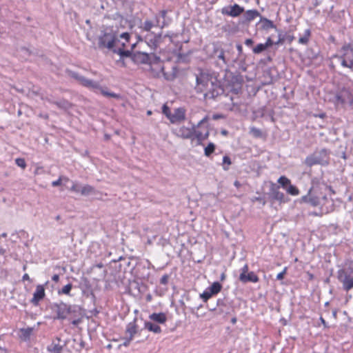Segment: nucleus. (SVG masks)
Here are the masks:
<instances>
[{
    "instance_id": "59",
    "label": "nucleus",
    "mask_w": 353,
    "mask_h": 353,
    "mask_svg": "<svg viewBox=\"0 0 353 353\" xmlns=\"http://www.w3.org/2000/svg\"><path fill=\"white\" fill-rule=\"evenodd\" d=\"M209 135H210V132H209L208 129L207 128L206 132L205 133H203V141L206 140L209 137Z\"/></svg>"
},
{
    "instance_id": "52",
    "label": "nucleus",
    "mask_w": 353,
    "mask_h": 353,
    "mask_svg": "<svg viewBox=\"0 0 353 353\" xmlns=\"http://www.w3.org/2000/svg\"><path fill=\"white\" fill-rule=\"evenodd\" d=\"M285 41L284 37L281 34H279V39L274 43L275 45L282 44Z\"/></svg>"
},
{
    "instance_id": "12",
    "label": "nucleus",
    "mask_w": 353,
    "mask_h": 353,
    "mask_svg": "<svg viewBox=\"0 0 353 353\" xmlns=\"http://www.w3.org/2000/svg\"><path fill=\"white\" fill-rule=\"evenodd\" d=\"M209 120L208 116H205L203 119H201L197 124H195L194 126V132H192V139H190L191 141H194V139L196 140L197 145H202L203 141V132L200 130H198L197 128L207 123Z\"/></svg>"
},
{
    "instance_id": "58",
    "label": "nucleus",
    "mask_w": 353,
    "mask_h": 353,
    "mask_svg": "<svg viewBox=\"0 0 353 353\" xmlns=\"http://www.w3.org/2000/svg\"><path fill=\"white\" fill-rule=\"evenodd\" d=\"M241 274H246L248 272V266L247 264H245L241 270Z\"/></svg>"
},
{
    "instance_id": "57",
    "label": "nucleus",
    "mask_w": 353,
    "mask_h": 353,
    "mask_svg": "<svg viewBox=\"0 0 353 353\" xmlns=\"http://www.w3.org/2000/svg\"><path fill=\"white\" fill-rule=\"evenodd\" d=\"M254 43V41L252 39H247L245 41V44L248 46H252Z\"/></svg>"
},
{
    "instance_id": "53",
    "label": "nucleus",
    "mask_w": 353,
    "mask_h": 353,
    "mask_svg": "<svg viewBox=\"0 0 353 353\" xmlns=\"http://www.w3.org/2000/svg\"><path fill=\"white\" fill-rule=\"evenodd\" d=\"M259 201L263 205H265L266 203V201L261 197H254L252 199V201Z\"/></svg>"
},
{
    "instance_id": "18",
    "label": "nucleus",
    "mask_w": 353,
    "mask_h": 353,
    "mask_svg": "<svg viewBox=\"0 0 353 353\" xmlns=\"http://www.w3.org/2000/svg\"><path fill=\"white\" fill-rule=\"evenodd\" d=\"M135 46H136L135 43L132 45L131 50H125L124 48L125 46V43H123L122 48H117L116 46V48L113 50L112 53L119 54L120 56L121 59H123L125 57H130L131 59H132V55H133L134 52H132V50L135 47Z\"/></svg>"
},
{
    "instance_id": "28",
    "label": "nucleus",
    "mask_w": 353,
    "mask_h": 353,
    "mask_svg": "<svg viewBox=\"0 0 353 353\" xmlns=\"http://www.w3.org/2000/svg\"><path fill=\"white\" fill-rule=\"evenodd\" d=\"M54 105H56L59 109L64 110L70 109L72 106V104L65 99L57 100V102H54Z\"/></svg>"
},
{
    "instance_id": "26",
    "label": "nucleus",
    "mask_w": 353,
    "mask_h": 353,
    "mask_svg": "<svg viewBox=\"0 0 353 353\" xmlns=\"http://www.w3.org/2000/svg\"><path fill=\"white\" fill-rule=\"evenodd\" d=\"M259 16H260V13L256 10H247L243 15L244 22H250Z\"/></svg>"
},
{
    "instance_id": "21",
    "label": "nucleus",
    "mask_w": 353,
    "mask_h": 353,
    "mask_svg": "<svg viewBox=\"0 0 353 353\" xmlns=\"http://www.w3.org/2000/svg\"><path fill=\"white\" fill-rule=\"evenodd\" d=\"M259 280L258 276L254 272H250L246 274H240L239 281L243 283L248 282L256 283Z\"/></svg>"
},
{
    "instance_id": "32",
    "label": "nucleus",
    "mask_w": 353,
    "mask_h": 353,
    "mask_svg": "<svg viewBox=\"0 0 353 353\" xmlns=\"http://www.w3.org/2000/svg\"><path fill=\"white\" fill-rule=\"evenodd\" d=\"M222 288V285L219 282H214L208 290L213 295L218 294Z\"/></svg>"
},
{
    "instance_id": "4",
    "label": "nucleus",
    "mask_w": 353,
    "mask_h": 353,
    "mask_svg": "<svg viewBox=\"0 0 353 353\" xmlns=\"http://www.w3.org/2000/svg\"><path fill=\"white\" fill-rule=\"evenodd\" d=\"M188 124V126L182 125L174 128L172 130V132L179 138L190 140V139H192V132H194V126L195 124L192 123L190 121Z\"/></svg>"
},
{
    "instance_id": "10",
    "label": "nucleus",
    "mask_w": 353,
    "mask_h": 353,
    "mask_svg": "<svg viewBox=\"0 0 353 353\" xmlns=\"http://www.w3.org/2000/svg\"><path fill=\"white\" fill-rule=\"evenodd\" d=\"M159 59L154 54L137 51L133 53L132 61L137 64H151V58Z\"/></svg>"
},
{
    "instance_id": "15",
    "label": "nucleus",
    "mask_w": 353,
    "mask_h": 353,
    "mask_svg": "<svg viewBox=\"0 0 353 353\" xmlns=\"http://www.w3.org/2000/svg\"><path fill=\"white\" fill-rule=\"evenodd\" d=\"M205 90L204 96L208 99H215L223 92V89L216 82H213Z\"/></svg>"
},
{
    "instance_id": "43",
    "label": "nucleus",
    "mask_w": 353,
    "mask_h": 353,
    "mask_svg": "<svg viewBox=\"0 0 353 353\" xmlns=\"http://www.w3.org/2000/svg\"><path fill=\"white\" fill-rule=\"evenodd\" d=\"M162 112L163 114L167 117V119L169 120L171 114H172V112L170 109V108L166 105V104H164L162 107Z\"/></svg>"
},
{
    "instance_id": "14",
    "label": "nucleus",
    "mask_w": 353,
    "mask_h": 353,
    "mask_svg": "<svg viewBox=\"0 0 353 353\" xmlns=\"http://www.w3.org/2000/svg\"><path fill=\"white\" fill-rule=\"evenodd\" d=\"M338 279L343 283V288L345 291L353 288V277H350L344 270L338 272Z\"/></svg>"
},
{
    "instance_id": "22",
    "label": "nucleus",
    "mask_w": 353,
    "mask_h": 353,
    "mask_svg": "<svg viewBox=\"0 0 353 353\" xmlns=\"http://www.w3.org/2000/svg\"><path fill=\"white\" fill-rule=\"evenodd\" d=\"M150 321L157 324H163L167 321L166 314L163 312L152 313L149 316Z\"/></svg>"
},
{
    "instance_id": "17",
    "label": "nucleus",
    "mask_w": 353,
    "mask_h": 353,
    "mask_svg": "<svg viewBox=\"0 0 353 353\" xmlns=\"http://www.w3.org/2000/svg\"><path fill=\"white\" fill-rule=\"evenodd\" d=\"M114 20L115 21H117L119 20V28H123L125 25L128 23V20L124 19L121 15H120L119 14L117 13L115 14L114 15ZM119 37L121 38V39H123L125 40L126 42H128L130 41V34L127 32H121L119 31Z\"/></svg>"
},
{
    "instance_id": "51",
    "label": "nucleus",
    "mask_w": 353,
    "mask_h": 353,
    "mask_svg": "<svg viewBox=\"0 0 353 353\" xmlns=\"http://www.w3.org/2000/svg\"><path fill=\"white\" fill-rule=\"evenodd\" d=\"M336 101L337 103H341V104H343L345 102V99L343 98V97L339 94H337L336 96Z\"/></svg>"
},
{
    "instance_id": "31",
    "label": "nucleus",
    "mask_w": 353,
    "mask_h": 353,
    "mask_svg": "<svg viewBox=\"0 0 353 353\" xmlns=\"http://www.w3.org/2000/svg\"><path fill=\"white\" fill-rule=\"evenodd\" d=\"M343 49L347 50L344 56L348 59L349 62L351 63V65L353 66V46L349 45L344 47Z\"/></svg>"
},
{
    "instance_id": "39",
    "label": "nucleus",
    "mask_w": 353,
    "mask_h": 353,
    "mask_svg": "<svg viewBox=\"0 0 353 353\" xmlns=\"http://www.w3.org/2000/svg\"><path fill=\"white\" fill-rule=\"evenodd\" d=\"M336 57H339L340 59H341V65L343 67L348 68L350 69H353V66L351 65V63L349 62L348 59L347 57H339L336 56Z\"/></svg>"
},
{
    "instance_id": "35",
    "label": "nucleus",
    "mask_w": 353,
    "mask_h": 353,
    "mask_svg": "<svg viewBox=\"0 0 353 353\" xmlns=\"http://www.w3.org/2000/svg\"><path fill=\"white\" fill-rule=\"evenodd\" d=\"M285 190L289 194L292 196H297L299 194V189L292 184H290Z\"/></svg>"
},
{
    "instance_id": "55",
    "label": "nucleus",
    "mask_w": 353,
    "mask_h": 353,
    "mask_svg": "<svg viewBox=\"0 0 353 353\" xmlns=\"http://www.w3.org/2000/svg\"><path fill=\"white\" fill-rule=\"evenodd\" d=\"M285 274V270H284L283 271H282L281 272L279 273L276 276V279L278 280H281L283 279L284 277V275Z\"/></svg>"
},
{
    "instance_id": "42",
    "label": "nucleus",
    "mask_w": 353,
    "mask_h": 353,
    "mask_svg": "<svg viewBox=\"0 0 353 353\" xmlns=\"http://www.w3.org/2000/svg\"><path fill=\"white\" fill-rule=\"evenodd\" d=\"M212 296L213 294H211L208 288L202 294H200L201 298L203 300L204 302H206Z\"/></svg>"
},
{
    "instance_id": "23",
    "label": "nucleus",
    "mask_w": 353,
    "mask_h": 353,
    "mask_svg": "<svg viewBox=\"0 0 353 353\" xmlns=\"http://www.w3.org/2000/svg\"><path fill=\"white\" fill-rule=\"evenodd\" d=\"M137 321V319L135 318L133 321L132 322H130L127 326H126V329H125V334L130 337V338H134V336L138 332V326L136 323Z\"/></svg>"
},
{
    "instance_id": "20",
    "label": "nucleus",
    "mask_w": 353,
    "mask_h": 353,
    "mask_svg": "<svg viewBox=\"0 0 353 353\" xmlns=\"http://www.w3.org/2000/svg\"><path fill=\"white\" fill-rule=\"evenodd\" d=\"M212 57L221 60L224 65L228 64V61L226 60L225 57L224 50L222 48L218 46L217 45H213V51Z\"/></svg>"
},
{
    "instance_id": "33",
    "label": "nucleus",
    "mask_w": 353,
    "mask_h": 353,
    "mask_svg": "<svg viewBox=\"0 0 353 353\" xmlns=\"http://www.w3.org/2000/svg\"><path fill=\"white\" fill-rule=\"evenodd\" d=\"M277 181L280 184V187H282L285 190L291 184L290 180L285 176H280Z\"/></svg>"
},
{
    "instance_id": "11",
    "label": "nucleus",
    "mask_w": 353,
    "mask_h": 353,
    "mask_svg": "<svg viewBox=\"0 0 353 353\" xmlns=\"http://www.w3.org/2000/svg\"><path fill=\"white\" fill-rule=\"evenodd\" d=\"M186 119V110L185 108L180 107L175 108L172 113L169 121L172 124H179Z\"/></svg>"
},
{
    "instance_id": "8",
    "label": "nucleus",
    "mask_w": 353,
    "mask_h": 353,
    "mask_svg": "<svg viewBox=\"0 0 353 353\" xmlns=\"http://www.w3.org/2000/svg\"><path fill=\"white\" fill-rule=\"evenodd\" d=\"M155 21L153 22L151 20L146 19L144 22L141 23L140 28L145 32H152L151 30L152 28H159L160 30H162L165 26L168 25V22L165 20L163 21L161 23L159 21V18L157 15H155Z\"/></svg>"
},
{
    "instance_id": "50",
    "label": "nucleus",
    "mask_w": 353,
    "mask_h": 353,
    "mask_svg": "<svg viewBox=\"0 0 353 353\" xmlns=\"http://www.w3.org/2000/svg\"><path fill=\"white\" fill-rule=\"evenodd\" d=\"M275 42H274L270 37H268L266 40V42L264 43L266 49L270 46H272L273 44H274Z\"/></svg>"
},
{
    "instance_id": "48",
    "label": "nucleus",
    "mask_w": 353,
    "mask_h": 353,
    "mask_svg": "<svg viewBox=\"0 0 353 353\" xmlns=\"http://www.w3.org/2000/svg\"><path fill=\"white\" fill-rule=\"evenodd\" d=\"M169 280V275L164 274L160 279V283L162 285H167Z\"/></svg>"
},
{
    "instance_id": "6",
    "label": "nucleus",
    "mask_w": 353,
    "mask_h": 353,
    "mask_svg": "<svg viewBox=\"0 0 353 353\" xmlns=\"http://www.w3.org/2000/svg\"><path fill=\"white\" fill-rule=\"evenodd\" d=\"M68 73L70 77L76 79L81 85H82L88 88L92 89V90H96V89L100 88V85L99 84V83H97L94 81H92L91 79H88L85 78V77L80 75L79 73H77L76 72L68 70Z\"/></svg>"
},
{
    "instance_id": "60",
    "label": "nucleus",
    "mask_w": 353,
    "mask_h": 353,
    "mask_svg": "<svg viewBox=\"0 0 353 353\" xmlns=\"http://www.w3.org/2000/svg\"><path fill=\"white\" fill-rule=\"evenodd\" d=\"M45 100L47 101L48 103H52V104H54V102H57V101L53 100L51 97H46Z\"/></svg>"
},
{
    "instance_id": "49",
    "label": "nucleus",
    "mask_w": 353,
    "mask_h": 353,
    "mask_svg": "<svg viewBox=\"0 0 353 353\" xmlns=\"http://www.w3.org/2000/svg\"><path fill=\"white\" fill-rule=\"evenodd\" d=\"M132 339H133L132 338H130L126 335V336H125L123 338V342L122 345L125 347L128 346L130 345V342L132 341Z\"/></svg>"
},
{
    "instance_id": "9",
    "label": "nucleus",
    "mask_w": 353,
    "mask_h": 353,
    "mask_svg": "<svg viewBox=\"0 0 353 353\" xmlns=\"http://www.w3.org/2000/svg\"><path fill=\"white\" fill-rule=\"evenodd\" d=\"M279 189L280 185H277L274 183H271L268 195L272 203H274L276 201L281 203L285 202V194L281 192Z\"/></svg>"
},
{
    "instance_id": "40",
    "label": "nucleus",
    "mask_w": 353,
    "mask_h": 353,
    "mask_svg": "<svg viewBox=\"0 0 353 353\" xmlns=\"http://www.w3.org/2000/svg\"><path fill=\"white\" fill-rule=\"evenodd\" d=\"M232 164L230 158L225 155L223 157V170H228L229 169V166Z\"/></svg>"
},
{
    "instance_id": "29",
    "label": "nucleus",
    "mask_w": 353,
    "mask_h": 353,
    "mask_svg": "<svg viewBox=\"0 0 353 353\" xmlns=\"http://www.w3.org/2000/svg\"><path fill=\"white\" fill-rule=\"evenodd\" d=\"M311 37V30L310 29H306L304 31L303 36H301L299 39V43L303 45H307L309 42L310 38Z\"/></svg>"
},
{
    "instance_id": "46",
    "label": "nucleus",
    "mask_w": 353,
    "mask_h": 353,
    "mask_svg": "<svg viewBox=\"0 0 353 353\" xmlns=\"http://www.w3.org/2000/svg\"><path fill=\"white\" fill-rule=\"evenodd\" d=\"M167 10H161L159 12V14H157L159 18L160 19V17L163 18V21L165 20L167 22H168V24L170 23V20H167L166 19V14H167Z\"/></svg>"
},
{
    "instance_id": "56",
    "label": "nucleus",
    "mask_w": 353,
    "mask_h": 353,
    "mask_svg": "<svg viewBox=\"0 0 353 353\" xmlns=\"http://www.w3.org/2000/svg\"><path fill=\"white\" fill-rule=\"evenodd\" d=\"M321 185H323L326 189H329L332 192V193H333V194L335 193L334 190L332 188L331 186L326 185L323 182H321L320 181V186Z\"/></svg>"
},
{
    "instance_id": "44",
    "label": "nucleus",
    "mask_w": 353,
    "mask_h": 353,
    "mask_svg": "<svg viewBox=\"0 0 353 353\" xmlns=\"http://www.w3.org/2000/svg\"><path fill=\"white\" fill-rule=\"evenodd\" d=\"M15 163L19 167H20L23 169H25L26 167V163L24 159L17 158L15 159Z\"/></svg>"
},
{
    "instance_id": "19",
    "label": "nucleus",
    "mask_w": 353,
    "mask_h": 353,
    "mask_svg": "<svg viewBox=\"0 0 353 353\" xmlns=\"http://www.w3.org/2000/svg\"><path fill=\"white\" fill-rule=\"evenodd\" d=\"M45 296V290L43 285H38L36 288V290L33 294V297L30 300L31 303L34 305H37L40 301H41Z\"/></svg>"
},
{
    "instance_id": "27",
    "label": "nucleus",
    "mask_w": 353,
    "mask_h": 353,
    "mask_svg": "<svg viewBox=\"0 0 353 353\" xmlns=\"http://www.w3.org/2000/svg\"><path fill=\"white\" fill-rule=\"evenodd\" d=\"M33 332V328L32 327H26V328H21L20 330V338L23 341H28L30 338V336L32 335Z\"/></svg>"
},
{
    "instance_id": "13",
    "label": "nucleus",
    "mask_w": 353,
    "mask_h": 353,
    "mask_svg": "<svg viewBox=\"0 0 353 353\" xmlns=\"http://www.w3.org/2000/svg\"><path fill=\"white\" fill-rule=\"evenodd\" d=\"M54 310L57 313V317L55 319H65L67 316L70 313V306L67 305L65 303H55L54 305Z\"/></svg>"
},
{
    "instance_id": "24",
    "label": "nucleus",
    "mask_w": 353,
    "mask_h": 353,
    "mask_svg": "<svg viewBox=\"0 0 353 353\" xmlns=\"http://www.w3.org/2000/svg\"><path fill=\"white\" fill-rule=\"evenodd\" d=\"M258 24L260 25V28L264 30H268L271 28H274L276 30V27L274 24L273 21L263 17H261Z\"/></svg>"
},
{
    "instance_id": "2",
    "label": "nucleus",
    "mask_w": 353,
    "mask_h": 353,
    "mask_svg": "<svg viewBox=\"0 0 353 353\" xmlns=\"http://www.w3.org/2000/svg\"><path fill=\"white\" fill-rule=\"evenodd\" d=\"M329 155V151L325 148L315 150L305 158L304 163L308 167H312L314 165H327L330 160Z\"/></svg>"
},
{
    "instance_id": "61",
    "label": "nucleus",
    "mask_w": 353,
    "mask_h": 353,
    "mask_svg": "<svg viewBox=\"0 0 353 353\" xmlns=\"http://www.w3.org/2000/svg\"><path fill=\"white\" fill-rule=\"evenodd\" d=\"M236 49L238 50V52L239 54H241L242 53V51H243V47L241 44H237L236 45Z\"/></svg>"
},
{
    "instance_id": "62",
    "label": "nucleus",
    "mask_w": 353,
    "mask_h": 353,
    "mask_svg": "<svg viewBox=\"0 0 353 353\" xmlns=\"http://www.w3.org/2000/svg\"><path fill=\"white\" fill-rule=\"evenodd\" d=\"M52 280L54 282H58L59 280V276L58 274H54L52 277Z\"/></svg>"
},
{
    "instance_id": "36",
    "label": "nucleus",
    "mask_w": 353,
    "mask_h": 353,
    "mask_svg": "<svg viewBox=\"0 0 353 353\" xmlns=\"http://www.w3.org/2000/svg\"><path fill=\"white\" fill-rule=\"evenodd\" d=\"M215 150V145L213 143H210L204 150V153L206 157H210Z\"/></svg>"
},
{
    "instance_id": "5",
    "label": "nucleus",
    "mask_w": 353,
    "mask_h": 353,
    "mask_svg": "<svg viewBox=\"0 0 353 353\" xmlns=\"http://www.w3.org/2000/svg\"><path fill=\"white\" fill-rule=\"evenodd\" d=\"M196 90L199 92H205L214 82L212 81V77L209 74L203 72H200L199 74L196 75Z\"/></svg>"
},
{
    "instance_id": "30",
    "label": "nucleus",
    "mask_w": 353,
    "mask_h": 353,
    "mask_svg": "<svg viewBox=\"0 0 353 353\" xmlns=\"http://www.w3.org/2000/svg\"><path fill=\"white\" fill-rule=\"evenodd\" d=\"M63 345L52 343L47 347V350L50 353H62Z\"/></svg>"
},
{
    "instance_id": "64",
    "label": "nucleus",
    "mask_w": 353,
    "mask_h": 353,
    "mask_svg": "<svg viewBox=\"0 0 353 353\" xmlns=\"http://www.w3.org/2000/svg\"><path fill=\"white\" fill-rule=\"evenodd\" d=\"M221 117H222V115H221V114H214L212 117L213 119H214V120L219 119Z\"/></svg>"
},
{
    "instance_id": "3",
    "label": "nucleus",
    "mask_w": 353,
    "mask_h": 353,
    "mask_svg": "<svg viewBox=\"0 0 353 353\" xmlns=\"http://www.w3.org/2000/svg\"><path fill=\"white\" fill-rule=\"evenodd\" d=\"M319 188H320V179H313L312 180V187L310 188L308 194L302 196V201L304 203H308L314 207L319 205L321 203L319 198L314 195L317 194Z\"/></svg>"
},
{
    "instance_id": "47",
    "label": "nucleus",
    "mask_w": 353,
    "mask_h": 353,
    "mask_svg": "<svg viewBox=\"0 0 353 353\" xmlns=\"http://www.w3.org/2000/svg\"><path fill=\"white\" fill-rule=\"evenodd\" d=\"M81 187L82 186L79 184L75 183L72 186L71 190L75 192L81 193Z\"/></svg>"
},
{
    "instance_id": "63",
    "label": "nucleus",
    "mask_w": 353,
    "mask_h": 353,
    "mask_svg": "<svg viewBox=\"0 0 353 353\" xmlns=\"http://www.w3.org/2000/svg\"><path fill=\"white\" fill-rule=\"evenodd\" d=\"M22 280L23 281H29L30 280V276L28 274H25L23 277H22Z\"/></svg>"
},
{
    "instance_id": "41",
    "label": "nucleus",
    "mask_w": 353,
    "mask_h": 353,
    "mask_svg": "<svg viewBox=\"0 0 353 353\" xmlns=\"http://www.w3.org/2000/svg\"><path fill=\"white\" fill-rule=\"evenodd\" d=\"M265 50H266V48H265L264 43H259V44L256 45L253 48V52L254 54H259Z\"/></svg>"
},
{
    "instance_id": "45",
    "label": "nucleus",
    "mask_w": 353,
    "mask_h": 353,
    "mask_svg": "<svg viewBox=\"0 0 353 353\" xmlns=\"http://www.w3.org/2000/svg\"><path fill=\"white\" fill-rule=\"evenodd\" d=\"M72 288V285L71 283H68L61 289V292L65 294H69Z\"/></svg>"
},
{
    "instance_id": "25",
    "label": "nucleus",
    "mask_w": 353,
    "mask_h": 353,
    "mask_svg": "<svg viewBox=\"0 0 353 353\" xmlns=\"http://www.w3.org/2000/svg\"><path fill=\"white\" fill-rule=\"evenodd\" d=\"M144 328L154 334H160L161 332V327L158 324L150 321L144 322Z\"/></svg>"
},
{
    "instance_id": "34",
    "label": "nucleus",
    "mask_w": 353,
    "mask_h": 353,
    "mask_svg": "<svg viewBox=\"0 0 353 353\" xmlns=\"http://www.w3.org/2000/svg\"><path fill=\"white\" fill-rule=\"evenodd\" d=\"M94 192V188L90 185H85L81 187V194L83 196H88Z\"/></svg>"
},
{
    "instance_id": "7",
    "label": "nucleus",
    "mask_w": 353,
    "mask_h": 353,
    "mask_svg": "<svg viewBox=\"0 0 353 353\" xmlns=\"http://www.w3.org/2000/svg\"><path fill=\"white\" fill-rule=\"evenodd\" d=\"M145 43L152 49H156L162 40V31L160 30L159 32H148L144 36Z\"/></svg>"
},
{
    "instance_id": "38",
    "label": "nucleus",
    "mask_w": 353,
    "mask_h": 353,
    "mask_svg": "<svg viewBox=\"0 0 353 353\" xmlns=\"http://www.w3.org/2000/svg\"><path fill=\"white\" fill-rule=\"evenodd\" d=\"M250 133L255 138H260L263 136L262 131L255 127L250 128Z\"/></svg>"
},
{
    "instance_id": "1",
    "label": "nucleus",
    "mask_w": 353,
    "mask_h": 353,
    "mask_svg": "<svg viewBox=\"0 0 353 353\" xmlns=\"http://www.w3.org/2000/svg\"><path fill=\"white\" fill-rule=\"evenodd\" d=\"M119 28L116 21L114 26L105 28L97 37V48L105 52H113L119 41Z\"/></svg>"
},
{
    "instance_id": "16",
    "label": "nucleus",
    "mask_w": 353,
    "mask_h": 353,
    "mask_svg": "<svg viewBox=\"0 0 353 353\" xmlns=\"http://www.w3.org/2000/svg\"><path fill=\"white\" fill-rule=\"evenodd\" d=\"M243 12H244V8L236 3L233 6L224 7L221 9V13L223 15L232 17H239Z\"/></svg>"
},
{
    "instance_id": "37",
    "label": "nucleus",
    "mask_w": 353,
    "mask_h": 353,
    "mask_svg": "<svg viewBox=\"0 0 353 353\" xmlns=\"http://www.w3.org/2000/svg\"><path fill=\"white\" fill-rule=\"evenodd\" d=\"M99 89L101 90V94L106 97H112V98H114V99H117L121 98V96L119 94H116V93L112 92L105 91L103 89H102L101 87Z\"/></svg>"
},
{
    "instance_id": "54",
    "label": "nucleus",
    "mask_w": 353,
    "mask_h": 353,
    "mask_svg": "<svg viewBox=\"0 0 353 353\" xmlns=\"http://www.w3.org/2000/svg\"><path fill=\"white\" fill-rule=\"evenodd\" d=\"M61 178H59V179H57V181H52V185L53 187H57V186L60 185H61Z\"/></svg>"
}]
</instances>
